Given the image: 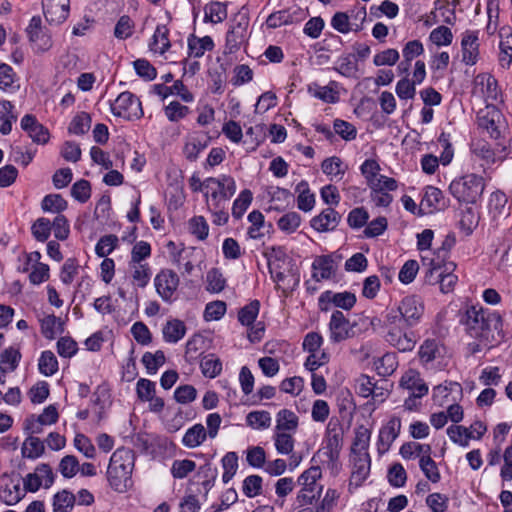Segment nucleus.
Returning <instances> with one entry per match:
<instances>
[{
  "label": "nucleus",
  "instance_id": "1",
  "mask_svg": "<svg viewBox=\"0 0 512 512\" xmlns=\"http://www.w3.org/2000/svg\"><path fill=\"white\" fill-rule=\"evenodd\" d=\"M466 333L492 348L504 338L503 320L498 312H489L481 305L468 306L460 317Z\"/></svg>",
  "mask_w": 512,
  "mask_h": 512
},
{
  "label": "nucleus",
  "instance_id": "2",
  "mask_svg": "<svg viewBox=\"0 0 512 512\" xmlns=\"http://www.w3.org/2000/svg\"><path fill=\"white\" fill-rule=\"evenodd\" d=\"M384 329V339L399 352L412 351L416 345L415 333L409 331L405 322L398 318L396 312L386 310L382 319L378 320Z\"/></svg>",
  "mask_w": 512,
  "mask_h": 512
},
{
  "label": "nucleus",
  "instance_id": "3",
  "mask_svg": "<svg viewBox=\"0 0 512 512\" xmlns=\"http://www.w3.org/2000/svg\"><path fill=\"white\" fill-rule=\"evenodd\" d=\"M133 455L129 449L120 448L113 452L108 469L107 479L113 490L124 493L131 486Z\"/></svg>",
  "mask_w": 512,
  "mask_h": 512
},
{
  "label": "nucleus",
  "instance_id": "4",
  "mask_svg": "<svg viewBox=\"0 0 512 512\" xmlns=\"http://www.w3.org/2000/svg\"><path fill=\"white\" fill-rule=\"evenodd\" d=\"M485 189V181L481 175L468 173L452 180L449 185L450 194L459 202L474 204L481 198Z\"/></svg>",
  "mask_w": 512,
  "mask_h": 512
},
{
  "label": "nucleus",
  "instance_id": "5",
  "mask_svg": "<svg viewBox=\"0 0 512 512\" xmlns=\"http://www.w3.org/2000/svg\"><path fill=\"white\" fill-rule=\"evenodd\" d=\"M249 14L243 6L231 19L229 29L226 33L224 54L236 53L247 39L249 27Z\"/></svg>",
  "mask_w": 512,
  "mask_h": 512
},
{
  "label": "nucleus",
  "instance_id": "6",
  "mask_svg": "<svg viewBox=\"0 0 512 512\" xmlns=\"http://www.w3.org/2000/svg\"><path fill=\"white\" fill-rule=\"evenodd\" d=\"M343 425L337 418H331L327 424L325 434L322 441V449L331 464H335L339 460L340 452L343 447Z\"/></svg>",
  "mask_w": 512,
  "mask_h": 512
},
{
  "label": "nucleus",
  "instance_id": "7",
  "mask_svg": "<svg viewBox=\"0 0 512 512\" xmlns=\"http://www.w3.org/2000/svg\"><path fill=\"white\" fill-rule=\"evenodd\" d=\"M110 111L115 117L127 121L139 120L144 115L141 101L130 91L120 93L113 102H110Z\"/></svg>",
  "mask_w": 512,
  "mask_h": 512
},
{
  "label": "nucleus",
  "instance_id": "8",
  "mask_svg": "<svg viewBox=\"0 0 512 512\" xmlns=\"http://www.w3.org/2000/svg\"><path fill=\"white\" fill-rule=\"evenodd\" d=\"M390 312H396L398 318L408 325V327L417 326L424 315L425 306L422 299L417 295L405 296L397 305L387 309Z\"/></svg>",
  "mask_w": 512,
  "mask_h": 512
},
{
  "label": "nucleus",
  "instance_id": "9",
  "mask_svg": "<svg viewBox=\"0 0 512 512\" xmlns=\"http://www.w3.org/2000/svg\"><path fill=\"white\" fill-rule=\"evenodd\" d=\"M26 33L36 53H44L51 49L53 45L52 37L49 31L42 27L40 16L37 15L31 18Z\"/></svg>",
  "mask_w": 512,
  "mask_h": 512
},
{
  "label": "nucleus",
  "instance_id": "10",
  "mask_svg": "<svg viewBox=\"0 0 512 512\" xmlns=\"http://www.w3.org/2000/svg\"><path fill=\"white\" fill-rule=\"evenodd\" d=\"M445 347L437 339H425L418 349V357L421 365L426 369L436 368L444 358Z\"/></svg>",
  "mask_w": 512,
  "mask_h": 512
},
{
  "label": "nucleus",
  "instance_id": "11",
  "mask_svg": "<svg viewBox=\"0 0 512 512\" xmlns=\"http://www.w3.org/2000/svg\"><path fill=\"white\" fill-rule=\"evenodd\" d=\"M179 283L178 274L171 269H161L154 278L157 294L167 303L173 301V296L178 289Z\"/></svg>",
  "mask_w": 512,
  "mask_h": 512
},
{
  "label": "nucleus",
  "instance_id": "12",
  "mask_svg": "<svg viewBox=\"0 0 512 512\" xmlns=\"http://www.w3.org/2000/svg\"><path fill=\"white\" fill-rule=\"evenodd\" d=\"M356 295L350 291L333 292L326 290L318 298V306L321 311H328L333 304L343 310H351L356 304Z\"/></svg>",
  "mask_w": 512,
  "mask_h": 512
},
{
  "label": "nucleus",
  "instance_id": "13",
  "mask_svg": "<svg viewBox=\"0 0 512 512\" xmlns=\"http://www.w3.org/2000/svg\"><path fill=\"white\" fill-rule=\"evenodd\" d=\"M19 474H3L0 476V499L7 505L17 504L24 496Z\"/></svg>",
  "mask_w": 512,
  "mask_h": 512
},
{
  "label": "nucleus",
  "instance_id": "14",
  "mask_svg": "<svg viewBox=\"0 0 512 512\" xmlns=\"http://www.w3.org/2000/svg\"><path fill=\"white\" fill-rule=\"evenodd\" d=\"M55 475L49 464H39L33 473H29L26 477L21 480L24 486V490L29 492H36L43 485L45 488H49L53 485Z\"/></svg>",
  "mask_w": 512,
  "mask_h": 512
},
{
  "label": "nucleus",
  "instance_id": "15",
  "mask_svg": "<svg viewBox=\"0 0 512 512\" xmlns=\"http://www.w3.org/2000/svg\"><path fill=\"white\" fill-rule=\"evenodd\" d=\"M449 206V199H447L443 192L434 186H427L424 189V194L418 210V215L431 214L436 211L445 210Z\"/></svg>",
  "mask_w": 512,
  "mask_h": 512
},
{
  "label": "nucleus",
  "instance_id": "16",
  "mask_svg": "<svg viewBox=\"0 0 512 512\" xmlns=\"http://www.w3.org/2000/svg\"><path fill=\"white\" fill-rule=\"evenodd\" d=\"M307 16V11L293 6L288 9L279 10L271 13L266 19V25L270 29H276L284 25H291L303 21Z\"/></svg>",
  "mask_w": 512,
  "mask_h": 512
},
{
  "label": "nucleus",
  "instance_id": "17",
  "mask_svg": "<svg viewBox=\"0 0 512 512\" xmlns=\"http://www.w3.org/2000/svg\"><path fill=\"white\" fill-rule=\"evenodd\" d=\"M340 259L341 257L335 254L317 256L311 265L312 278L316 282L331 279L336 273Z\"/></svg>",
  "mask_w": 512,
  "mask_h": 512
},
{
  "label": "nucleus",
  "instance_id": "18",
  "mask_svg": "<svg viewBox=\"0 0 512 512\" xmlns=\"http://www.w3.org/2000/svg\"><path fill=\"white\" fill-rule=\"evenodd\" d=\"M479 30H466L461 35L462 62L473 66L479 59Z\"/></svg>",
  "mask_w": 512,
  "mask_h": 512
},
{
  "label": "nucleus",
  "instance_id": "19",
  "mask_svg": "<svg viewBox=\"0 0 512 512\" xmlns=\"http://www.w3.org/2000/svg\"><path fill=\"white\" fill-rule=\"evenodd\" d=\"M42 8L45 19L59 25L69 16L70 0H42Z\"/></svg>",
  "mask_w": 512,
  "mask_h": 512
},
{
  "label": "nucleus",
  "instance_id": "20",
  "mask_svg": "<svg viewBox=\"0 0 512 512\" xmlns=\"http://www.w3.org/2000/svg\"><path fill=\"white\" fill-rule=\"evenodd\" d=\"M217 476V467L213 466L210 461H206L203 465L198 467L194 476L189 480V484L201 486L202 489H198V493L207 495L215 485Z\"/></svg>",
  "mask_w": 512,
  "mask_h": 512
},
{
  "label": "nucleus",
  "instance_id": "21",
  "mask_svg": "<svg viewBox=\"0 0 512 512\" xmlns=\"http://www.w3.org/2000/svg\"><path fill=\"white\" fill-rule=\"evenodd\" d=\"M20 126L24 132L39 145H45L50 138L49 130L43 126L32 114H26L22 117Z\"/></svg>",
  "mask_w": 512,
  "mask_h": 512
},
{
  "label": "nucleus",
  "instance_id": "22",
  "mask_svg": "<svg viewBox=\"0 0 512 512\" xmlns=\"http://www.w3.org/2000/svg\"><path fill=\"white\" fill-rule=\"evenodd\" d=\"M401 430V420L393 416L379 430L377 446L379 453H385L389 450L392 443L399 436Z\"/></svg>",
  "mask_w": 512,
  "mask_h": 512
},
{
  "label": "nucleus",
  "instance_id": "23",
  "mask_svg": "<svg viewBox=\"0 0 512 512\" xmlns=\"http://www.w3.org/2000/svg\"><path fill=\"white\" fill-rule=\"evenodd\" d=\"M341 215L335 209L328 207L310 220L311 227L317 232L333 231L338 226Z\"/></svg>",
  "mask_w": 512,
  "mask_h": 512
},
{
  "label": "nucleus",
  "instance_id": "24",
  "mask_svg": "<svg viewBox=\"0 0 512 512\" xmlns=\"http://www.w3.org/2000/svg\"><path fill=\"white\" fill-rule=\"evenodd\" d=\"M400 386L410 392L411 395L424 397L429 388L417 370H407L400 379Z\"/></svg>",
  "mask_w": 512,
  "mask_h": 512
},
{
  "label": "nucleus",
  "instance_id": "25",
  "mask_svg": "<svg viewBox=\"0 0 512 512\" xmlns=\"http://www.w3.org/2000/svg\"><path fill=\"white\" fill-rule=\"evenodd\" d=\"M330 340L333 343H339L349 338V320L345 317L343 312L335 310L329 323Z\"/></svg>",
  "mask_w": 512,
  "mask_h": 512
},
{
  "label": "nucleus",
  "instance_id": "26",
  "mask_svg": "<svg viewBox=\"0 0 512 512\" xmlns=\"http://www.w3.org/2000/svg\"><path fill=\"white\" fill-rule=\"evenodd\" d=\"M205 188L212 189L215 185L219 192H221L222 199L226 205L228 201L236 192V182L233 177L229 175H220L219 177H208L204 180Z\"/></svg>",
  "mask_w": 512,
  "mask_h": 512
},
{
  "label": "nucleus",
  "instance_id": "27",
  "mask_svg": "<svg viewBox=\"0 0 512 512\" xmlns=\"http://www.w3.org/2000/svg\"><path fill=\"white\" fill-rule=\"evenodd\" d=\"M500 117V113L495 108L486 111L480 110L477 114L478 127L487 131L492 139H499L501 136L500 129L496 125L497 120Z\"/></svg>",
  "mask_w": 512,
  "mask_h": 512
},
{
  "label": "nucleus",
  "instance_id": "28",
  "mask_svg": "<svg viewBox=\"0 0 512 512\" xmlns=\"http://www.w3.org/2000/svg\"><path fill=\"white\" fill-rule=\"evenodd\" d=\"M188 56L201 58L206 51H212L215 47L214 41L210 36L197 37L190 34L188 37Z\"/></svg>",
  "mask_w": 512,
  "mask_h": 512
},
{
  "label": "nucleus",
  "instance_id": "29",
  "mask_svg": "<svg viewBox=\"0 0 512 512\" xmlns=\"http://www.w3.org/2000/svg\"><path fill=\"white\" fill-rule=\"evenodd\" d=\"M209 139L210 138L205 134H196L192 136L183 148V153L186 159L190 162L196 161L199 154L207 148Z\"/></svg>",
  "mask_w": 512,
  "mask_h": 512
},
{
  "label": "nucleus",
  "instance_id": "30",
  "mask_svg": "<svg viewBox=\"0 0 512 512\" xmlns=\"http://www.w3.org/2000/svg\"><path fill=\"white\" fill-rule=\"evenodd\" d=\"M171 47L169 29L165 24H158L150 40L149 48L159 54L166 53Z\"/></svg>",
  "mask_w": 512,
  "mask_h": 512
},
{
  "label": "nucleus",
  "instance_id": "31",
  "mask_svg": "<svg viewBox=\"0 0 512 512\" xmlns=\"http://www.w3.org/2000/svg\"><path fill=\"white\" fill-rule=\"evenodd\" d=\"M227 2L210 1L204 6V23L218 24L223 22L228 15Z\"/></svg>",
  "mask_w": 512,
  "mask_h": 512
},
{
  "label": "nucleus",
  "instance_id": "32",
  "mask_svg": "<svg viewBox=\"0 0 512 512\" xmlns=\"http://www.w3.org/2000/svg\"><path fill=\"white\" fill-rule=\"evenodd\" d=\"M337 88L338 83L336 81H330L326 86H320L318 84L309 86L308 91L315 98H318L325 103L335 104L339 101V92Z\"/></svg>",
  "mask_w": 512,
  "mask_h": 512
},
{
  "label": "nucleus",
  "instance_id": "33",
  "mask_svg": "<svg viewBox=\"0 0 512 512\" xmlns=\"http://www.w3.org/2000/svg\"><path fill=\"white\" fill-rule=\"evenodd\" d=\"M475 85L481 87V92L487 99L497 101L500 90L496 78L488 73H480L475 77Z\"/></svg>",
  "mask_w": 512,
  "mask_h": 512
},
{
  "label": "nucleus",
  "instance_id": "34",
  "mask_svg": "<svg viewBox=\"0 0 512 512\" xmlns=\"http://www.w3.org/2000/svg\"><path fill=\"white\" fill-rule=\"evenodd\" d=\"M163 339L167 343H177L186 334L185 323L179 319H171L162 329Z\"/></svg>",
  "mask_w": 512,
  "mask_h": 512
},
{
  "label": "nucleus",
  "instance_id": "35",
  "mask_svg": "<svg viewBox=\"0 0 512 512\" xmlns=\"http://www.w3.org/2000/svg\"><path fill=\"white\" fill-rule=\"evenodd\" d=\"M356 455L351 479L355 481L356 485H361L369 475L371 460L369 453Z\"/></svg>",
  "mask_w": 512,
  "mask_h": 512
},
{
  "label": "nucleus",
  "instance_id": "36",
  "mask_svg": "<svg viewBox=\"0 0 512 512\" xmlns=\"http://www.w3.org/2000/svg\"><path fill=\"white\" fill-rule=\"evenodd\" d=\"M132 270V283L135 287L145 288L151 279L152 270L148 263H129Z\"/></svg>",
  "mask_w": 512,
  "mask_h": 512
},
{
  "label": "nucleus",
  "instance_id": "37",
  "mask_svg": "<svg viewBox=\"0 0 512 512\" xmlns=\"http://www.w3.org/2000/svg\"><path fill=\"white\" fill-rule=\"evenodd\" d=\"M207 435L202 424H195L185 432L182 444L187 448H195L206 440Z\"/></svg>",
  "mask_w": 512,
  "mask_h": 512
},
{
  "label": "nucleus",
  "instance_id": "38",
  "mask_svg": "<svg viewBox=\"0 0 512 512\" xmlns=\"http://www.w3.org/2000/svg\"><path fill=\"white\" fill-rule=\"evenodd\" d=\"M455 267V263L449 262L444 264L443 271L437 274L438 283L440 284V290L442 293H449L453 291L458 281V276L452 273Z\"/></svg>",
  "mask_w": 512,
  "mask_h": 512
},
{
  "label": "nucleus",
  "instance_id": "39",
  "mask_svg": "<svg viewBox=\"0 0 512 512\" xmlns=\"http://www.w3.org/2000/svg\"><path fill=\"white\" fill-rule=\"evenodd\" d=\"M335 70L344 77L356 78L359 70L356 56L354 54L340 56Z\"/></svg>",
  "mask_w": 512,
  "mask_h": 512
},
{
  "label": "nucleus",
  "instance_id": "40",
  "mask_svg": "<svg viewBox=\"0 0 512 512\" xmlns=\"http://www.w3.org/2000/svg\"><path fill=\"white\" fill-rule=\"evenodd\" d=\"M260 311V301L257 299L251 300L248 304L243 306L238 311V321L246 327L252 326Z\"/></svg>",
  "mask_w": 512,
  "mask_h": 512
},
{
  "label": "nucleus",
  "instance_id": "41",
  "mask_svg": "<svg viewBox=\"0 0 512 512\" xmlns=\"http://www.w3.org/2000/svg\"><path fill=\"white\" fill-rule=\"evenodd\" d=\"M298 416L291 410L282 409L276 416V431H294L298 427Z\"/></svg>",
  "mask_w": 512,
  "mask_h": 512
},
{
  "label": "nucleus",
  "instance_id": "42",
  "mask_svg": "<svg viewBox=\"0 0 512 512\" xmlns=\"http://www.w3.org/2000/svg\"><path fill=\"white\" fill-rule=\"evenodd\" d=\"M371 438V430L364 425H360L355 430V438L352 443V452L354 454L368 453Z\"/></svg>",
  "mask_w": 512,
  "mask_h": 512
},
{
  "label": "nucleus",
  "instance_id": "43",
  "mask_svg": "<svg viewBox=\"0 0 512 512\" xmlns=\"http://www.w3.org/2000/svg\"><path fill=\"white\" fill-rule=\"evenodd\" d=\"M76 502V496L64 489L53 496V512H70Z\"/></svg>",
  "mask_w": 512,
  "mask_h": 512
},
{
  "label": "nucleus",
  "instance_id": "44",
  "mask_svg": "<svg viewBox=\"0 0 512 512\" xmlns=\"http://www.w3.org/2000/svg\"><path fill=\"white\" fill-rule=\"evenodd\" d=\"M200 368L205 377L213 379L222 371V362L218 356L213 353L203 356L200 362Z\"/></svg>",
  "mask_w": 512,
  "mask_h": 512
},
{
  "label": "nucleus",
  "instance_id": "45",
  "mask_svg": "<svg viewBox=\"0 0 512 512\" xmlns=\"http://www.w3.org/2000/svg\"><path fill=\"white\" fill-rule=\"evenodd\" d=\"M40 326L42 335L49 340L54 339L58 332H63V324L60 318H57L53 314L44 317L40 321Z\"/></svg>",
  "mask_w": 512,
  "mask_h": 512
},
{
  "label": "nucleus",
  "instance_id": "46",
  "mask_svg": "<svg viewBox=\"0 0 512 512\" xmlns=\"http://www.w3.org/2000/svg\"><path fill=\"white\" fill-rule=\"evenodd\" d=\"M472 153L481 159L484 165H492L496 162V153L491 145L486 141H478L471 147Z\"/></svg>",
  "mask_w": 512,
  "mask_h": 512
},
{
  "label": "nucleus",
  "instance_id": "47",
  "mask_svg": "<svg viewBox=\"0 0 512 512\" xmlns=\"http://www.w3.org/2000/svg\"><path fill=\"white\" fill-rule=\"evenodd\" d=\"M58 360L54 353L50 350H45L41 353L38 360V370L45 376H52L58 371Z\"/></svg>",
  "mask_w": 512,
  "mask_h": 512
},
{
  "label": "nucleus",
  "instance_id": "48",
  "mask_svg": "<svg viewBox=\"0 0 512 512\" xmlns=\"http://www.w3.org/2000/svg\"><path fill=\"white\" fill-rule=\"evenodd\" d=\"M478 223L479 216L473 208L467 207L461 212L459 228L466 236L473 233L475 228L478 226Z\"/></svg>",
  "mask_w": 512,
  "mask_h": 512
},
{
  "label": "nucleus",
  "instance_id": "49",
  "mask_svg": "<svg viewBox=\"0 0 512 512\" xmlns=\"http://www.w3.org/2000/svg\"><path fill=\"white\" fill-rule=\"evenodd\" d=\"M92 119L89 113L80 112L71 120L68 132L74 135H83L87 133L91 127Z\"/></svg>",
  "mask_w": 512,
  "mask_h": 512
},
{
  "label": "nucleus",
  "instance_id": "50",
  "mask_svg": "<svg viewBox=\"0 0 512 512\" xmlns=\"http://www.w3.org/2000/svg\"><path fill=\"white\" fill-rule=\"evenodd\" d=\"M447 435L452 442L461 447H468L469 440L473 437V432L461 425H451L447 428Z\"/></svg>",
  "mask_w": 512,
  "mask_h": 512
},
{
  "label": "nucleus",
  "instance_id": "51",
  "mask_svg": "<svg viewBox=\"0 0 512 512\" xmlns=\"http://www.w3.org/2000/svg\"><path fill=\"white\" fill-rule=\"evenodd\" d=\"M16 73L13 68L5 63L0 64V89L8 92H15L19 89L16 85Z\"/></svg>",
  "mask_w": 512,
  "mask_h": 512
},
{
  "label": "nucleus",
  "instance_id": "52",
  "mask_svg": "<svg viewBox=\"0 0 512 512\" xmlns=\"http://www.w3.org/2000/svg\"><path fill=\"white\" fill-rule=\"evenodd\" d=\"M253 200V194L249 189H244L234 200L232 205V216L239 220L242 218Z\"/></svg>",
  "mask_w": 512,
  "mask_h": 512
},
{
  "label": "nucleus",
  "instance_id": "53",
  "mask_svg": "<svg viewBox=\"0 0 512 512\" xmlns=\"http://www.w3.org/2000/svg\"><path fill=\"white\" fill-rule=\"evenodd\" d=\"M118 243L119 239L116 235H104L98 240L95 246V253L98 257L108 258L107 256L118 247Z\"/></svg>",
  "mask_w": 512,
  "mask_h": 512
},
{
  "label": "nucleus",
  "instance_id": "54",
  "mask_svg": "<svg viewBox=\"0 0 512 512\" xmlns=\"http://www.w3.org/2000/svg\"><path fill=\"white\" fill-rule=\"evenodd\" d=\"M297 191H299L297 198L298 208L304 212L312 210L315 205V195L310 193L308 183L306 181L300 182L297 186Z\"/></svg>",
  "mask_w": 512,
  "mask_h": 512
},
{
  "label": "nucleus",
  "instance_id": "55",
  "mask_svg": "<svg viewBox=\"0 0 512 512\" xmlns=\"http://www.w3.org/2000/svg\"><path fill=\"white\" fill-rule=\"evenodd\" d=\"M246 423L253 429H267L271 425V415L268 411H251L246 416Z\"/></svg>",
  "mask_w": 512,
  "mask_h": 512
},
{
  "label": "nucleus",
  "instance_id": "56",
  "mask_svg": "<svg viewBox=\"0 0 512 512\" xmlns=\"http://www.w3.org/2000/svg\"><path fill=\"white\" fill-rule=\"evenodd\" d=\"M321 475L320 467L312 466L301 473L297 479V483L302 486V488H316L322 490V486L317 483V480L321 478Z\"/></svg>",
  "mask_w": 512,
  "mask_h": 512
},
{
  "label": "nucleus",
  "instance_id": "57",
  "mask_svg": "<svg viewBox=\"0 0 512 512\" xmlns=\"http://www.w3.org/2000/svg\"><path fill=\"white\" fill-rule=\"evenodd\" d=\"M145 366L147 373L154 375L158 369L165 363V355L162 350H157L155 353L145 352L141 359Z\"/></svg>",
  "mask_w": 512,
  "mask_h": 512
},
{
  "label": "nucleus",
  "instance_id": "58",
  "mask_svg": "<svg viewBox=\"0 0 512 512\" xmlns=\"http://www.w3.org/2000/svg\"><path fill=\"white\" fill-rule=\"evenodd\" d=\"M223 468L222 480L226 484L236 474L238 469V455L236 452H227L221 459Z\"/></svg>",
  "mask_w": 512,
  "mask_h": 512
},
{
  "label": "nucleus",
  "instance_id": "59",
  "mask_svg": "<svg viewBox=\"0 0 512 512\" xmlns=\"http://www.w3.org/2000/svg\"><path fill=\"white\" fill-rule=\"evenodd\" d=\"M41 207L45 212L58 213L59 215L67 209L68 203L60 194H49L43 198Z\"/></svg>",
  "mask_w": 512,
  "mask_h": 512
},
{
  "label": "nucleus",
  "instance_id": "60",
  "mask_svg": "<svg viewBox=\"0 0 512 512\" xmlns=\"http://www.w3.org/2000/svg\"><path fill=\"white\" fill-rule=\"evenodd\" d=\"M196 468V463L190 459H176L171 465L170 472L174 479H184Z\"/></svg>",
  "mask_w": 512,
  "mask_h": 512
},
{
  "label": "nucleus",
  "instance_id": "61",
  "mask_svg": "<svg viewBox=\"0 0 512 512\" xmlns=\"http://www.w3.org/2000/svg\"><path fill=\"white\" fill-rule=\"evenodd\" d=\"M44 449L43 442L39 438L30 435L23 443L22 455L25 458L36 459L44 453Z\"/></svg>",
  "mask_w": 512,
  "mask_h": 512
},
{
  "label": "nucleus",
  "instance_id": "62",
  "mask_svg": "<svg viewBox=\"0 0 512 512\" xmlns=\"http://www.w3.org/2000/svg\"><path fill=\"white\" fill-rule=\"evenodd\" d=\"M419 467L425 477L432 483H438L441 479L440 471L436 462L429 455L421 456L419 460Z\"/></svg>",
  "mask_w": 512,
  "mask_h": 512
},
{
  "label": "nucleus",
  "instance_id": "63",
  "mask_svg": "<svg viewBox=\"0 0 512 512\" xmlns=\"http://www.w3.org/2000/svg\"><path fill=\"white\" fill-rule=\"evenodd\" d=\"M263 479L261 476L253 474L247 476L242 483V491L248 498H254L262 493Z\"/></svg>",
  "mask_w": 512,
  "mask_h": 512
},
{
  "label": "nucleus",
  "instance_id": "64",
  "mask_svg": "<svg viewBox=\"0 0 512 512\" xmlns=\"http://www.w3.org/2000/svg\"><path fill=\"white\" fill-rule=\"evenodd\" d=\"M52 231L51 221L48 218H38L31 226L33 237L39 242H45Z\"/></svg>",
  "mask_w": 512,
  "mask_h": 512
}]
</instances>
